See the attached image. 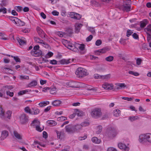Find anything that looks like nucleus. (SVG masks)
Returning <instances> with one entry per match:
<instances>
[{
	"label": "nucleus",
	"instance_id": "obj_62",
	"mask_svg": "<svg viewBox=\"0 0 151 151\" xmlns=\"http://www.w3.org/2000/svg\"><path fill=\"white\" fill-rule=\"evenodd\" d=\"M93 37V36L92 35H90L88 37L86 38V41L87 42L90 41L92 39Z\"/></svg>",
	"mask_w": 151,
	"mask_h": 151
},
{
	"label": "nucleus",
	"instance_id": "obj_30",
	"mask_svg": "<svg viewBox=\"0 0 151 151\" xmlns=\"http://www.w3.org/2000/svg\"><path fill=\"white\" fill-rule=\"evenodd\" d=\"M37 84V81L35 80H33L28 85V87H31L36 86Z\"/></svg>",
	"mask_w": 151,
	"mask_h": 151
},
{
	"label": "nucleus",
	"instance_id": "obj_31",
	"mask_svg": "<svg viewBox=\"0 0 151 151\" xmlns=\"http://www.w3.org/2000/svg\"><path fill=\"white\" fill-rule=\"evenodd\" d=\"M120 114V111L119 109H115L113 112V115L115 116H118Z\"/></svg>",
	"mask_w": 151,
	"mask_h": 151
},
{
	"label": "nucleus",
	"instance_id": "obj_60",
	"mask_svg": "<svg viewBox=\"0 0 151 151\" xmlns=\"http://www.w3.org/2000/svg\"><path fill=\"white\" fill-rule=\"evenodd\" d=\"M117 85L122 88H124L126 87V85L124 83H118Z\"/></svg>",
	"mask_w": 151,
	"mask_h": 151
},
{
	"label": "nucleus",
	"instance_id": "obj_24",
	"mask_svg": "<svg viewBox=\"0 0 151 151\" xmlns=\"http://www.w3.org/2000/svg\"><path fill=\"white\" fill-rule=\"evenodd\" d=\"M70 59H63L59 61V63L62 65L68 64L70 63Z\"/></svg>",
	"mask_w": 151,
	"mask_h": 151
},
{
	"label": "nucleus",
	"instance_id": "obj_11",
	"mask_svg": "<svg viewBox=\"0 0 151 151\" xmlns=\"http://www.w3.org/2000/svg\"><path fill=\"white\" fill-rule=\"evenodd\" d=\"M34 39L35 41L37 43H40L42 44V45L45 47H48L49 45H47L46 42L38 37H34Z\"/></svg>",
	"mask_w": 151,
	"mask_h": 151
},
{
	"label": "nucleus",
	"instance_id": "obj_63",
	"mask_svg": "<svg viewBox=\"0 0 151 151\" xmlns=\"http://www.w3.org/2000/svg\"><path fill=\"white\" fill-rule=\"evenodd\" d=\"M22 31L25 33L29 32L30 31V29L27 28H25L24 29H22Z\"/></svg>",
	"mask_w": 151,
	"mask_h": 151
},
{
	"label": "nucleus",
	"instance_id": "obj_12",
	"mask_svg": "<svg viewBox=\"0 0 151 151\" xmlns=\"http://www.w3.org/2000/svg\"><path fill=\"white\" fill-rule=\"evenodd\" d=\"M31 53V55L35 57H37L40 56L42 53L41 51L40 50H32Z\"/></svg>",
	"mask_w": 151,
	"mask_h": 151
},
{
	"label": "nucleus",
	"instance_id": "obj_58",
	"mask_svg": "<svg viewBox=\"0 0 151 151\" xmlns=\"http://www.w3.org/2000/svg\"><path fill=\"white\" fill-rule=\"evenodd\" d=\"M110 74L106 75L104 76H102V79H108L110 78Z\"/></svg>",
	"mask_w": 151,
	"mask_h": 151
},
{
	"label": "nucleus",
	"instance_id": "obj_6",
	"mask_svg": "<svg viewBox=\"0 0 151 151\" xmlns=\"http://www.w3.org/2000/svg\"><path fill=\"white\" fill-rule=\"evenodd\" d=\"M118 131L117 129H113L110 130H108L107 135L110 137H114L116 136L118 134Z\"/></svg>",
	"mask_w": 151,
	"mask_h": 151
},
{
	"label": "nucleus",
	"instance_id": "obj_56",
	"mask_svg": "<svg viewBox=\"0 0 151 151\" xmlns=\"http://www.w3.org/2000/svg\"><path fill=\"white\" fill-rule=\"evenodd\" d=\"M102 43V41L101 40H98L96 42L95 44L96 46H99Z\"/></svg>",
	"mask_w": 151,
	"mask_h": 151
},
{
	"label": "nucleus",
	"instance_id": "obj_35",
	"mask_svg": "<svg viewBox=\"0 0 151 151\" xmlns=\"http://www.w3.org/2000/svg\"><path fill=\"white\" fill-rule=\"evenodd\" d=\"M139 117L137 116H130L129 117L128 119L131 122H132L138 119Z\"/></svg>",
	"mask_w": 151,
	"mask_h": 151
},
{
	"label": "nucleus",
	"instance_id": "obj_45",
	"mask_svg": "<svg viewBox=\"0 0 151 151\" xmlns=\"http://www.w3.org/2000/svg\"><path fill=\"white\" fill-rule=\"evenodd\" d=\"M28 92V91L27 90H24L20 91H19L18 93V95H22L24 94H25L26 93Z\"/></svg>",
	"mask_w": 151,
	"mask_h": 151
},
{
	"label": "nucleus",
	"instance_id": "obj_20",
	"mask_svg": "<svg viewBox=\"0 0 151 151\" xmlns=\"http://www.w3.org/2000/svg\"><path fill=\"white\" fill-rule=\"evenodd\" d=\"M13 88V87L11 86H4L1 89V91L4 93H5V91L7 90H11Z\"/></svg>",
	"mask_w": 151,
	"mask_h": 151
},
{
	"label": "nucleus",
	"instance_id": "obj_39",
	"mask_svg": "<svg viewBox=\"0 0 151 151\" xmlns=\"http://www.w3.org/2000/svg\"><path fill=\"white\" fill-rule=\"evenodd\" d=\"M145 29V31H147L148 32L147 33H151V24L148 26Z\"/></svg>",
	"mask_w": 151,
	"mask_h": 151
},
{
	"label": "nucleus",
	"instance_id": "obj_22",
	"mask_svg": "<svg viewBox=\"0 0 151 151\" xmlns=\"http://www.w3.org/2000/svg\"><path fill=\"white\" fill-rule=\"evenodd\" d=\"M123 9L124 11L127 12H129L130 10L131 6L130 4H124L123 6Z\"/></svg>",
	"mask_w": 151,
	"mask_h": 151
},
{
	"label": "nucleus",
	"instance_id": "obj_53",
	"mask_svg": "<svg viewBox=\"0 0 151 151\" xmlns=\"http://www.w3.org/2000/svg\"><path fill=\"white\" fill-rule=\"evenodd\" d=\"M102 75H100L98 74H95L94 75V78L95 79H102Z\"/></svg>",
	"mask_w": 151,
	"mask_h": 151
},
{
	"label": "nucleus",
	"instance_id": "obj_59",
	"mask_svg": "<svg viewBox=\"0 0 151 151\" xmlns=\"http://www.w3.org/2000/svg\"><path fill=\"white\" fill-rule=\"evenodd\" d=\"M107 50L105 48H103L102 49L99 50L98 51L99 52L103 53L106 52Z\"/></svg>",
	"mask_w": 151,
	"mask_h": 151
},
{
	"label": "nucleus",
	"instance_id": "obj_5",
	"mask_svg": "<svg viewBox=\"0 0 151 151\" xmlns=\"http://www.w3.org/2000/svg\"><path fill=\"white\" fill-rule=\"evenodd\" d=\"M91 115L93 117L98 118L102 115L101 109L99 108H96L93 110L91 112Z\"/></svg>",
	"mask_w": 151,
	"mask_h": 151
},
{
	"label": "nucleus",
	"instance_id": "obj_34",
	"mask_svg": "<svg viewBox=\"0 0 151 151\" xmlns=\"http://www.w3.org/2000/svg\"><path fill=\"white\" fill-rule=\"evenodd\" d=\"M76 45L81 50H83L85 49V45L83 44H76Z\"/></svg>",
	"mask_w": 151,
	"mask_h": 151
},
{
	"label": "nucleus",
	"instance_id": "obj_52",
	"mask_svg": "<svg viewBox=\"0 0 151 151\" xmlns=\"http://www.w3.org/2000/svg\"><path fill=\"white\" fill-rule=\"evenodd\" d=\"M88 29L93 34L95 33V30L93 27H88Z\"/></svg>",
	"mask_w": 151,
	"mask_h": 151
},
{
	"label": "nucleus",
	"instance_id": "obj_64",
	"mask_svg": "<svg viewBox=\"0 0 151 151\" xmlns=\"http://www.w3.org/2000/svg\"><path fill=\"white\" fill-rule=\"evenodd\" d=\"M3 12L4 13H6V9L5 8H2L0 9V12Z\"/></svg>",
	"mask_w": 151,
	"mask_h": 151
},
{
	"label": "nucleus",
	"instance_id": "obj_3",
	"mask_svg": "<svg viewBox=\"0 0 151 151\" xmlns=\"http://www.w3.org/2000/svg\"><path fill=\"white\" fill-rule=\"evenodd\" d=\"M75 74L78 77L81 78L87 76L88 73L86 69L82 68H78L76 70Z\"/></svg>",
	"mask_w": 151,
	"mask_h": 151
},
{
	"label": "nucleus",
	"instance_id": "obj_42",
	"mask_svg": "<svg viewBox=\"0 0 151 151\" xmlns=\"http://www.w3.org/2000/svg\"><path fill=\"white\" fill-rule=\"evenodd\" d=\"M114 59V57L112 56H110L105 58V60L109 62H111Z\"/></svg>",
	"mask_w": 151,
	"mask_h": 151
},
{
	"label": "nucleus",
	"instance_id": "obj_48",
	"mask_svg": "<svg viewBox=\"0 0 151 151\" xmlns=\"http://www.w3.org/2000/svg\"><path fill=\"white\" fill-rule=\"evenodd\" d=\"M66 117L63 116H61V117H58L57 119V120L58 121H63L66 120Z\"/></svg>",
	"mask_w": 151,
	"mask_h": 151
},
{
	"label": "nucleus",
	"instance_id": "obj_1",
	"mask_svg": "<svg viewBox=\"0 0 151 151\" xmlns=\"http://www.w3.org/2000/svg\"><path fill=\"white\" fill-rule=\"evenodd\" d=\"M139 140L141 143H144L148 142L151 143V134L147 133L140 135Z\"/></svg>",
	"mask_w": 151,
	"mask_h": 151
},
{
	"label": "nucleus",
	"instance_id": "obj_23",
	"mask_svg": "<svg viewBox=\"0 0 151 151\" xmlns=\"http://www.w3.org/2000/svg\"><path fill=\"white\" fill-rule=\"evenodd\" d=\"M13 134L15 137L18 139L21 140L22 139V135L19 134L17 131H14Z\"/></svg>",
	"mask_w": 151,
	"mask_h": 151
},
{
	"label": "nucleus",
	"instance_id": "obj_9",
	"mask_svg": "<svg viewBox=\"0 0 151 151\" xmlns=\"http://www.w3.org/2000/svg\"><path fill=\"white\" fill-rule=\"evenodd\" d=\"M65 129L66 132L69 134H71L74 133L73 126L70 125H67L65 127Z\"/></svg>",
	"mask_w": 151,
	"mask_h": 151
},
{
	"label": "nucleus",
	"instance_id": "obj_25",
	"mask_svg": "<svg viewBox=\"0 0 151 151\" xmlns=\"http://www.w3.org/2000/svg\"><path fill=\"white\" fill-rule=\"evenodd\" d=\"M40 124V122L37 119L34 120L32 122L31 125L34 127L35 128L37 126Z\"/></svg>",
	"mask_w": 151,
	"mask_h": 151
},
{
	"label": "nucleus",
	"instance_id": "obj_43",
	"mask_svg": "<svg viewBox=\"0 0 151 151\" xmlns=\"http://www.w3.org/2000/svg\"><path fill=\"white\" fill-rule=\"evenodd\" d=\"M14 9L18 12H20L22 10L23 8L21 6H15Z\"/></svg>",
	"mask_w": 151,
	"mask_h": 151
},
{
	"label": "nucleus",
	"instance_id": "obj_17",
	"mask_svg": "<svg viewBox=\"0 0 151 151\" xmlns=\"http://www.w3.org/2000/svg\"><path fill=\"white\" fill-rule=\"evenodd\" d=\"M56 133L57 134V138L58 139H61L63 138L64 134V131L63 130L55 131Z\"/></svg>",
	"mask_w": 151,
	"mask_h": 151
},
{
	"label": "nucleus",
	"instance_id": "obj_40",
	"mask_svg": "<svg viewBox=\"0 0 151 151\" xmlns=\"http://www.w3.org/2000/svg\"><path fill=\"white\" fill-rule=\"evenodd\" d=\"M53 53L51 52H48L45 55V57L46 58H49L51 57L53 55Z\"/></svg>",
	"mask_w": 151,
	"mask_h": 151
},
{
	"label": "nucleus",
	"instance_id": "obj_50",
	"mask_svg": "<svg viewBox=\"0 0 151 151\" xmlns=\"http://www.w3.org/2000/svg\"><path fill=\"white\" fill-rule=\"evenodd\" d=\"M50 91L51 94H53L56 92V88L55 87L52 88L50 90Z\"/></svg>",
	"mask_w": 151,
	"mask_h": 151
},
{
	"label": "nucleus",
	"instance_id": "obj_61",
	"mask_svg": "<svg viewBox=\"0 0 151 151\" xmlns=\"http://www.w3.org/2000/svg\"><path fill=\"white\" fill-rule=\"evenodd\" d=\"M6 94L10 97H12L14 96V93L11 92L9 91H7L6 92Z\"/></svg>",
	"mask_w": 151,
	"mask_h": 151
},
{
	"label": "nucleus",
	"instance_id": "obj_4",
	"mask_svg": "<svg viewBox=\"0 0 151 151\" xmlns=\"http://www.w3.org/2000/svg\"><path fill=\"white\" fill-rule=\"evenodd\" d=\"M9 19L18 26H22L25 24L24 22L15 17H9Z\"/></svg>",
	"mask_w": 151,
	"mask_h": 151
},
{
	"label": "nucleus",
	"instance_id": "obj_33",
	"mask_svg": "<svg viewBox=\"0 0 151 151\" xmlns=\"http://www.w3.org/2000/svg\"><path fill=\"white\" fill-rule=\"evenodd\" d=\"M75 112L76 114L78 116H82L83 115V113L82 111H80L77 109L75 110Z\"/></svg>",
	"mask_w": 151,
	"mask_h": 151
},
{
	"label": "nucleus",
	"instance_id": "obj_26",
	"mask_svg": "<svg viewBox=\"0 0 151 151\" xmlns=\"http://www.w3.org/2000/svg\"><path fill=\"white\" fill-rule=\"evenodd\" d=\"M49 103L50 102L49 101H45L40 102L39 104L38 105L40 107H42L46 106L49 104Z\"/></svg>",
	"mask_w": 151,
	"mask_h": 151
},
{
	"label": "nucleus",
	"instance_id": "obj_7",
	"mask_svg": "<svg viewBox=\"0 0 151 151\" xmlns=\"http://www.w3.org/2000/svg\"><path fill=\"white\" fill-rule=\"evenodd\" d=\"M80 83L74 81H71L68 82L67 85L72 88H78L80 87Z\"/></svg>",
	"mask_w": 151,
	"mask_h": 151
},
{
	"label": "nucleus",
	"instance_id": "obj_14",
	"mask_svg": "<svg viewBox=\"0 0 151 151\" xmlns=\"http://www.w3.org/2000/svg\"><path fill=\"white\" fill-rule=\"evenodd\" d=\"M17 40L19 45H23L26 44V39L23 37L17 38Z\"/></svg>",
	"mask_w": 151,
	"mask_h": 151
},
{
	"label": "nucleus",
	"instance_id": "obj_32",
	"mask_svg": "<svg viewBox=\"0 0 151 151\" xmlns=\"http://www.w3.org/2000/svg\"><path fill=\"white\" fill-rule=\"evenodd\" d=\"M91 140L93 142L95 143L99 144L101 142L100 140L98 139L97 137H94L92 138Z\"/></svg>",
	"mask_w": 151,
	"mask_h": 151
},
{
	"label": "nucleus",
	"instance_id": "obj_18",
	"mask_svg": "<svg viewBox=\"0 0 151 151\" xmlns=\"http://www.w3.org/2000/svg\"><path fill=\"white\" fill-rule=\"evenodd\" d=\"M74 133L79 132L82 129V126L80 124H77L73 126Z\"/></svg>",
	"mask_w": 151,
	"mask_h": 151
},
{
	"label": "nucleus",
	"instance_id": "obj_44",
	"mask_svg": "<svg viewBox=\"0 0 151 151\" xmlns=\"http://www.w3.org/2000/svg\"><path fill=\"white\" fill-rule=\"evenodd\" d=\"M20 79L21 80H29V78L28 76L21 75L20 76Z\"/></svg>",
	"mask_w": 151,
	"mask_h": 151
},
{
	"label": "nucleus",
	"instance_id": "obj_13",
	"mask_svg": "<svg viewBox=\"0 0 151 151\" xmlns=\"http://www.w3.org/2000/svg\"><path fill=\"white\" fill-rule=\"evenodd\" d=\"M36 29L38 34L40 37L42 38L45 37L46 34L40 27H37L36 28Z\"/></svg>",
	"mask_w": 151,
	"mask_h": 151
},
{
	"label": "nucleus",
	"instance_id": "obj_57",
	"mask_svg": "<svg viewBox=\"0 0 151 151\" xmlns=\"http://www.w3.org/2000/svg\"><path fill=\"white\" fill-rule=\"evenodd\" d=\"M35 128H36V129L37 131L40 132H41L43 129V128L42 129L40 127V125H39L37 126L36 127H35Z\"/></svg>",
	"mask_w": 151,
	"mask_h": 151
},
{
	"label": "nucleus",
	"instance_id": "obj_16",
	"mask_svg": "<svg viewBox=\"0 0 151 151\" xmlns=\"http://www.w3.org/2000/svg\"><path fill=\"white\" fill-rule=\"evenodd\" d=\"M28 120V117L25 114H22L20 117V121L22 124L26 123Z\"/></svg>",
	"mask_w": 151,
	"mask_h": 151
},
{
	"label": "nucleus",
	"instance_id": "obj_10",
	"mask_svg": "<svg viewBox=\"0 0 151 151\" xmlns=\"http://www.w3.org/2000/svg\"><path fill=\"white\" fill-rule=\"evenodd\" d=\"M102 87L106 90H111L113 88V86L112 84H109L108 83H105L102 85Z\"/></svg>",
	"mask_w": 151,
	"mask_h": 151
},
{
	"label": "nucleus",
	"instance_id": "obj_46",
	"mask_svg": "<svg viewBox=\"0 0 151 151\" xmlns=\"http://www.w3.org/2000/svg\"><path fill=\"white\" fill-rule=\"evenodd\" d=\"M128 73L129 74H132L135 76H137L139 75V74L137 72H134L133 71H129Z\"/></svg>",
	"mask_w": 151,
	"mask_h": 151
},
{
	"label": "nucleus",
	"instance_id": "obj_49",
	"mask_svg": "<svg viewBox=\"0 0 151 151\" xmlns=\"http://www.w3.org/2000/svg\"><path fill=\"white\" fill-rule=\"evenodd\" d=\"M82 127H85L87 126H88L89 125V123L87 122H82L80 124Z\"/></svg>",
	"mask_w": 151,
	"mask_h": 151
},
{
	"label": "nucleus",
	"instance_id": "obj_21",
	"mask_svg": "<svg viewBox=\"0 0 151 151\" xmlns=\"http://www.w3.org/2000/svg\"><path fill=\"white\" fill-rule=\"evenodd\" d=\"M8 131L4 130L2 132L1 136V139H4L8 136Z\"/></svg>",
	"mask_w": 151,
	"mask_h": 151
},
{
	"label": "nucleus",
	"instance_id": "obj_47",
	"mask_svg": "<svg viewBox=\"0 0 151 151\" xmlns=\"http://www.w3.org/2000/svg\"><path fill=\"white\" fill-rule=\"evenodd\" d=\"M11 56L12 57L14 58V59L15 60L16 62H20V58H19L18 56H14L13 55H11Z\"/></svg>",
	"mask_w": 151,
	"mask_h": 151
},
{
	"label": "nucleus",
	"instance_id": "obj_8",
	"mask_svg": "<svg viewBox=\"0 0 151 151\" xmlns=\"http://www.w3.org/2000/svg\"><path fill=\"white\" fill-rule=\"evenodd\" d=\"M118 145L119 147L123 151H128L129 150V148L128 147L123 143H119L118 144Z\"/></svg>",
	"mask_w": 151,
	"mask_h": 151
},
{
	"label": "nucleus",
	"instance_id": "obj_54",
	"mask_svg": "<svg viewBox=\"0 0 151 151\" xmlns=\"http://www.w3.org/2000/svg\"><path fill=\"white\" fill-rule=\"evenodd\" d=\"M132 31L130 29H128L127 32V37H129L132 33Z\"/></svg>",
	"mask_w": 151,
	"mask_h": 151
},
{
	"label": "nucleus",
	"instance_id": "obj_29",
	"mask_svg": "<svg viewBox=\"0 0 151 151\" xmlns=\"http://www.w3.org/2000/svg\"><path fill=\"white\" fill-rule=\"evenodd\" d=\"M61 103V101L59 100H55L53 101L52 104L54 106H58Z\"/></svg>",
	"mask_w": 151,
	"mask_h": 151
},
{
	"label": "nucleus",
	"instance_id": "obj_27",
	"mask_svg": "<svg viewBox=\"0 0 151 151\" xmlns=\"http://www.w3.org/2000/svg\"><path fill=\"white\" fill-rule=\"evenodd\" d=\"M40 112L39 109L36 108H32V114L36 115L38 114Z\"/></svg>",
	"mask_w": 151,
	"mask_h": 151
},
{
	"label": "nucleus",
	"instance_id": "obj_41",
	"mask_svg": "<svg viewBox=\"0 0 151 151\" xmlns=\"http://www.w3.org/2000/svg\"><path fill=\"white\" fill-rule=\"evenodd\" d=\"M102 128V127L101 126H98L97 129L96 133L98 134H100L101 132Z\"/></svg>",
	"mask_w": 151,
	"mask_h": 151
},
{
	"label": "nucleus",
	"instance_id": "obj_36",
	"mask_svg": "<svg viewBox=\"0 0 151 151\" xmlns=\"http://www.w3.org/2000/svg\"><path fill=\"white\" fill-rule=\"evenodd\" d=\"M147 24V20H145L141 22L140 23V26L142 28L145 27Z\"/></svg>",
	"mask_w": 151,
	"mask_h": 151
},
{
	"label": "nucleus",
	"instance_id": "obj_28",
	"mask_svg": "<svg viewBox=\"0 0 151 151\" xmlns=\"http://www.w3.org/2000/svg\"><path fill=\"white\" fill-rule=\"evenodd\" d=\"M47 123L50 126H53L57 124L56 122L52 120H49L47 121Z\"/></svg>",
	"mask_w": 151,
	"mask_h": 151
},
{
	"label": "nucleus",
	"instance_id": "obj_38",
	"mask_svg": "<svg viewBox=\"0 0 151 151\" xmlns=\"http://www.w3.org/2000/svg\"><path fill=\"white\" fill-rule=\"evenodd\" d=\"M74 47V45L73 44L70 43V42H68V45L66 47L70 50L73 49Z\"/></svg>",
	"mask_w": 151,
	"mask_h": 151
},
{
	"label": "nucleus",
	"instance_id": "obj_15",
	"mask_svg": "<svg viewBox=\"0 0 151 151\" xmlns=\"http://www.w3.org/2000/svg\"><path fill=\"white\" fill-rule=\"evenodd\" d=\"M70 15L72 18L76 19H79L81 17V15L74 12L70 13Z\"/></svg>",
	"mask_w": 151,
	"mask_h": 151
},
{
	"label": "nucleus",
	"instance_id": "obj_19",
	"mask_svg": "<svg viewBox=\"0 0 151 151\" xmlns=\"http://www.w3.org/2000/svg\"><path fill=\"white\" fill-rule=\"evenodd\" d=\"M83 26V24H81L79 23H76L75 24V30L76 32L78 33L80 31L81 28Z\"/></svg>",
	"mask_w": 151,
	"mask_h": 151
},
{
	"label": "nucleus",
	"instance_id": "obj_2",
	"mask_svg": "<svg viewBox=\"0 0 151 151\" xmlns=\"http://www.w3.org/2000/svg\"><path fill=\"white\" fill-rule=\"evenodd\" d=\"M4 111L0 105V117L3 119L6 120V118L10 119L11 117L12 112L8 111L5 113Z\"/></svg>",
	"mask_w": 151,
	"mask_h": 151
},
{
	"label": "nucleus",
	"instance_id": "obj_37",
	"mask_svg": "<svg viewBox=\"0 0 151 151\" xmlns=\"http://www.w3.org/2000/svg\"><path fill=\"white\" fill-rule=\"evenodd\" d=\"M25 112L32 114V109H31L28 106L26 107L24 109Z\"/></svg>",
	"mask_w": 151,
	"mask_h": 151
},
{
	"label": "nucleus",
	"instance_id": "obj_51",
	"mask_svg": "<svg viewBox=\"0 0 151 151\" xmlns=\"http://www.w3.org/2000/svg\"><path fill=\"white\" fill-rule=\"evenodd\" d=\"M62 42L63 45H64L66 47L68 45V44L69 42V41L65 39H63L62 40Z\"/></svg>",
	"mask_w": 151,
	"mask_h": 151
},
{
	"label": "nucleus",
	"instance_id": "obj_55",
	"mask_svg": "<svg viewBox=\"0 0 151 151\" xmlns=\"http://www.w3.org/2000/svg\"><path fill=\"white\" fill-rule=\"evenodd\" d=\"M150 33H147V40L148 42H151V35L150 34Z\"/></svg>",
	"mask_w": 151,
	"mask_h": 151
}]
</instances>
